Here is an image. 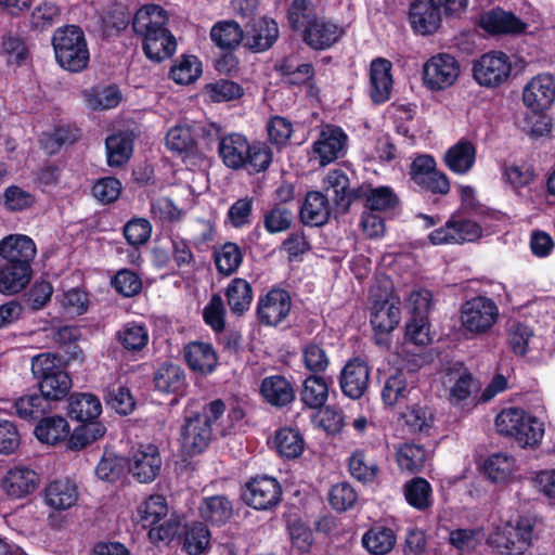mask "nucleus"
Returning a JSON list of instances; mask_svg holds the SVG:
<instances>
[{"label":"nucleus","instance_id":"1","mask_svg":"<svg viewBox=\"0 0 555 555\" xmlns=\"http://www.w3.org/2000/svg\"><path fill=\"white\" fill-rule=\"evenodd\" d=\"M167 23V12L156 4L143 5L133 16V31L142 39L143 51L151 61L162 62L176 51V39Z\"/></svg>","mask_w":555,"mask_h":555},{"label":"nucleus","instance_id":"2","mask_svg":"<svg viewBox=\"0 0 555 555\" xmlns=\"http://www.w3.org/2000/svg\"><path fill=\"white\" fill-rule=\"evenodd\" d=\"M223 164L234 170L244 169L249 175L266 171L272 163V151L264 142H253L240 133L221 138L218 146Z\"/></svg>","mask_w":555,"mask_h":555},{"label":"nucleus","instance_id":"3","mask_svg":"<svg viewBox=\"0 0 555 555\" xmlns=\"http://www.w3.org/2000/svg\"><path fill=\"white\" fill-rule=\"evenodd\" d=\"M57 63L66 70L78 73L89 63L90 54L82 29L75 25L57 28L52 37Z\"/></svg>","mask_w":555,"mask_h":555},{"label":"nucleus","instance_id":"4","mask_svg":"<svg viewBox=\"0 0 555 555\" xmlns=\"http://www.w3.org/2000/svg\"><path fill=\"white\" fill-rule=\"evenodd\" d=\"M495 426L501 435L512 437L522 448L538 446L544 435L543 423L518 408L501 411Z\"/></svg>","mask_w":555,"mask_h":555},{"label":"nucleus","instance_id":"5","mask_svg":"<svg viewBox=\"0 0 555 555\" xmlns=\"http://www.w3.org/2000/svg\"><path fill=\"white\" fill-rule=\"evenodd\" d=\"M498 305L486 296H477L465 301L460 310L461 330L466 338L487 334L498 322Z\"/></svg>","mask_w":555,"mask_h":555},{"label":"nucleus","instance_id":"6","mask_svg":"<svg viewBox=\"0 0 555 555\" xmlns=\"http://www.w3.org/2000/svg\"><path fill=\"white\" fill-rule=\"evenodd\" d=\"M31 372L38 380L41 393L48 400H60L68 393L72 386L70 377L56 364L54 356L41 353L34 357Z\"/></svg>","mask_w":555,"mask_h":555},{"label":"nucleus","instance_id":"7","mask_svg":"<svg viewBox=\"0 0 555 555\" xmlns=\"http://www.w3.org/2000/svg\"><path fill=\"white\" fill-rule=\"evenodd\" d=\"M533 540L531 522H501L488 538V544L503 555H520Z\"/></svg>","mask_w":555,"mask_h":555},{"label":"nucleus","instance_id":"8","mask_svg":"<svg viewBox=\"0 0 555 555\" xmlns=\"http://www.w3.org/2000/svg\"><path fill=\"white\" fill-rule=\"evenodd\" d=\"M512 73L508 55L501 51L482 54L473 64V77L482 87L496 88L507 81Z\"/></svg>","mask_w":555,"mask_h":555},{"label":"nucleus","instance_id":"9","mask_svg":"<svg viewBox=\"0 0 555 555\" xmlns=\"http://www.w3.org/2000/svg\"><path fill=\"white\" fill-rule=\"evenodd\" d=\"M163 460L156 446L139 444L128 455V470L141 483H150L159 475Z\"/></svg>","mask_w":555,"mask_h":555},{"label":"nucleus","instance_id":"10","mask_svg":"<svg viewBox=\"0 0 555 555\" xmlns=\"http://www.w3.org/2000/svg\"><path fill=\"white\" fill-rule=\"evenodd\" d=\"M460 75V65L455 57L440 53L431 56L423 67V80L425 86L439 91L451 87Z\"/></svg>","mask_w":555,"mask_h":555},{"label":"nucleus","instance_id":"11","mask_svg":"<svg viewBox=\"0 0 555 555\" xmlns=\"http://www.w3.org/2000/svg\"><path fill=\"white\" fill-rule=\"evenodd\" d=\"M348 137L338 127L325 126L322 128L318 139L313 142L312 151L321 166H326L346 152Z\"/></svg>","mask_w":555,"mask_h":555},{"label":"nucleus","instance_id":"12","mask_svg":"<svg viewBox=\"0 0 555 555\" xmlns=\"http://www.w3.org/2000/svg\"><path fill=\"white\" fill-rule=\"evenodd\" d=\"M291 309L292 299L289 294L284 289L273 288L259 298L257 315L262 324L276 326L288 317Z\"/></svg>","mask_w":555,"mask_h":555},{"label":"nucleus","instance_id":"13","mask_svg":"<svg viewBox=\"0 0 555 555\" xmlns=\"http://www.w3.org/2000/svg\"><path fill=\"white\" fill-rule=\"evenodd\" d=\"M36 255V244L27 235L11 234L0 241V257L3 262L33 269L31 263Z\"/></svg>","mask_w":555,"mask_h":555},{"label":"nucleus","instance_id":"14","mask_svg":"<svg viewBox=\"0 0 555 555\" xmlns=\"http://www.w3.org/2000/svg\"><path fill=\"white\" fill-rule=\"evenodd\" d=\"M281 494V486L275 478L261 476L248 482L244 498L255 509L264 511L275 506L280 502Z\"/></svg>","mask_w":555,"mask_h":555},{"label":"nucleus","instance_id":"15","mask_svg":"<svg viewBox=\"0 0 555 555\" xmlns=\"http://www.w3.org/2000/svg\"><path fill=\"white\" fill-rule=\"evenodd\" d=\"M211 436L212 429L207 425V421L202 420L199 414H194L184 421L180 444L188 455H195L208 447Z\"/></svg>","mask_w":555,"mask_h":555},{"label":"nucleus","instance_id":"16","mask_svg":"<svg viewBox=\"0 0 555 555\" xmlns=\"http://www.w3.org/2000/svg\"><path fill=\"white\" fill-rule=\"evenodd\" d=\"M555 98V85L552 76L538 75L533 77L524 88V104L532 112L546 109Z\"/></svg>","mask_w":555,"mask_h":555},{"label":"nucleus","instance_id":"17","mask_svg":"<svg viewBox=\"0 0 555 555\" xmlns=\"http://www.w3.org/2000/svg\"><path fill=\"white\" fill-rule=\"evenodd\" d=\"M39 477L35 470L27 466H14L8 470L2 479L3 491L15 499L27 496L36 491Z\"/></svg>","mask_w":555,"mask_h":555},{"label":"nucleus","instance_id":"18","mask_svg":"<svg viewBox=\"0 0 555 555\" xmlns=\"http://www.w3.org/2000/svg\"><path fill=\"white\" fill-rule=\"evenodd\" d=\"M370 379L367 364L361 359H352L344 366L340 388L351 399H359L366 390Z\"/></svg>","mask_w":555,"mask_h":555},{"label":"nucleus","instance_id":"19","mask_svg":"<svg viewBox=\"0 0 555 555\" xmlns=\"http://www.w3.org/2000/svg\"><path fill=\"white\" fill-rule=\"evenodd\" d=\"M392 64L378 57L372 61L370 67V95L374 103L380 104L389 100L392 90Z\"/></svg>","mask_w":555,"mask_h":555},{"label":"nucleus","instance_id":"20","mask_svg":"<svg viewBox=\"0 0 555 555\" xmlns=\"http://www.w3.org/2000/svg\"><path fill=\"white\" fill-rule=\"evenodd\" d=\"M189 367L202 375L211 374L218 365V356L209 343L199 340L189 343L183 350Z\"/></svg>","mask_w":555,"mask_h":555},{"label":"nucleus","instance_id":"21","mask_svg":"<svg viewBox=\"0 0 555 555\" xmlns=\"http://www.w3.org/2000/svg\"><path fill=\"white\" fill-rule=\"evenodd\" d=\"M444 384H452L450 401L453 404L465 402L474 392L479 390L478 380L461 363H455L448 369Z\"/></svg>","mask_w":555,"mask_h":555},{"label":"nucleus","instance_id":"22","mask_svg":"<svg viewBox=\"0 0 555 555\" xmlns=\"http://www.w3.org/2000/svg\"><path fill=\"white\" fill-rule=\"evenodd\" d=\"M401 320L399 302L395 299H376L371 309V324L376 334H388Z\"/></svg>","mask_w":555,"mask_h":555},{"label":"nucleus","instance_id":"23","mask_svg":"<svg viewBox=\"0 0 555 555\" xmlns=\"http://www.w3.org/2000/svg\"><path fill=\"white\" fill-rule=\"evenodd\" d=\"M279 37V27L273 20L259 18L250 24L244 36L245 46L254 52L268 50Z\"/></svg>","mask_w":555,"mask_h":555},{"label":"nucleus","instance_id":"24","mask_svg":"<svg viewBox=\"0 0 555 555\" xmlns=\"http://www.w3.org/2000/svg\"><path fill=\"white\" fill-rule=\"evenodd\" d=\"M480 26L493 35L518 34L526 29V24L511 12L493 9L480 17Z\"/></svg>","mask_w":555,"mask_h":555},{"label":"nucleus","instance_id":"25","mask_svg":"<svg viewBox=\"0 0 555 555\" xmlns=\"http://www.w3.org/2000/svg\"><path fill=\"white\" fill-rule=\"evenodd\" d=\"M260 392L264 401L278 408L294 401L295 390L291 382L281 375H272L262 379Z\"/></svg>","mask_w":555,"mask_h":555},{"label":"nucleus","instance_id":"26","mask_svg":"<svg viewBox=\"0 0 555 555\" xmlns=\"http://www.w3.org/2000/svg\"><path fill=\"white\" fill-rule=\"evenodd\" d=\"M343 35V29L331 21L318 18L306 28L304 39L313 49L324 50L332 47Z\"/></svg>","mask_w":555,"mask_h":555},{"label":"nucleus","instance_id":"27","mask_svg":"<svg viewBox=\"0 0 555 555\" xmlns=\"http://www.w3.org/2000/svg\"><path fill=\"white\" fill-rule=\"evenodd\" d=\"M78 501V490L68 479L52 481L44 491L46 504L55 511H65L74 506Z\"/></svg>","mask_w":555,"mask_h":555},{"label":"nucleus","instance_id":"28","mask_svg":"<svg viewBox=\"0 0 555 555\" xmlns=\"http://www.w3.org/2000/svg\"><path fill=\"white\" fill-rule=\"evenodd\" d=\"M324 189L327 197H332L336 207L346 211L352 199L357 198L356 191L349 189V179L341 170H332L324 179Z\"/></svg>","mask_w":555,"mask_h":555},{"label":"nucleus","instance_id":"29","mask_svg":"<svg viewBox=\"0 0 555 555\" xmlns=\"http://www.w3.org/2000/svg\"><path fill=\"white\" fill-rule=\"evenodd\" d=\"M410 21L413 29L422 35L436 31L440 25V12L427 1H416L410 9Z\"/></svg>","mask_w":555,"mask_h":555},{"label":"nucleus","instance_id":"30","mask_svg":"<svg viewBox=\"0 0 555 555\" xmlns=\"http://www.w3.org/2000/svg\"><path fill=\"white\" fill-rule=\"evenodd\" d=\"M330 217L328 198L323 193L312 191L307 193L300 209V218L305 224L320 227L327 222Z\"/></svg>","mask_w":555,"mask_h":555},{"label":"nucleus","instance_id":"31","mask_svg":"<svg viewBox=\"0 0 555 555\" xmlns=\"http://www.w3.org/2000/svg\"><path fill=\"white\" fill-rule=\"evenodd\" d=\"M155 388L164 393H178L186 386L184 370L173 363H163L154 374Z\"/></svg>","mask_w":555,"mask_h":555},{"label":"nucleus","instance_id":"32","mask_svg":"<svg viewBox=\"0 0 555 555\" xmlns=\"http://www.w3.org/2000/svg\"><path fill=\"white\" fill-rule=\"evenodd\" d=\"M476 160V147L469 141L461 140L444 154L447 167L457 175H465L473 168Z\"/></svg>","mask_w":555,"mask_h":555},{"label":"nucleus","instance_id":"33","mask_svg":"<svg viewBox=\"0 0 555 555\" xmlns=\"http://www.w3.org/2000/svg\"><path fill=\"white\" fill-rule=\"evenodd\" d=\"M68 416L78 422H89L98 418L102 405L98 397L91 393H75L68 400Z\"/></svg>","mask_w":555,"mask_h":555},{"label":"nucleus","instance_id":"34","mask_svg":"<svg viewBox=\"0 0 555 555\" xmlns=\"http://www.w3.org/2000/svg\"><path fill=\"white\" fill-rule=\"evenodd\" d=\"M33 278V269L13 266L7 262L0 264V293L14 295L23 291Z\"/></svg>","mask_w":555,"mask_h":555},{"label":"nucleus","instance_id":"35","mask_svg":"<svg viewBox=\"0 0 555 555\" xmlns=\"http://www.w3.org/2000/svg\"><path fill=\"white\" fill-rule=\"evenodd\" d=\"M348 467L351 476L363 483L375 481L379 473L375 459L364 450L352 452Z\"/></svg>","mask_w":555,"mask_h":555},{"label":"nucleus","instance_id":"36","mask_svg":"<svg viewBox=\"0 0 555 555\" xmlns=\"http://www.w3.org/2000/svg\"><path fill=\"white\" fill-rule=\"evenodd\" d=\"M409 377L410 374L401 370L388 376L382 390V399L385 404L393 406L408 397L412 389Z\"/></svg>","mask_w":555,"mask_h":555},{"label":"nucleus","instance_id":"37","mask_svg":"<svg viewBox=\"0 0 555 555\" xmlns=\"http://www.w3.org/2000/svg\"><path fill=\"white\" fill-rule=\"evenodd\" d=\"M357 198H363L365 207L372 211H386L395 208L398 198L388 186H378L374 189L360 188L356 191Z\"/></svg>","mask_w":555,"mask_h":555},{"label":"nucleus","instance_id":"38","mask_svg":"<svg viewBox=\"0 0 555 555\" xmlns=\"http://www.w3.org/2000/svg\"><path fill=\"white\" fill-rule=\"evenodd\" d=\"M210 38L218 48L233 50L244 40V34L238 23L230 20L215 24Z\"/></svg>","mask_w":555,"mask_h":555},{"label":"nucleus","instance_id":"39","mask_svg":"<svg viewBox=\"0 0 555 555\" xmlns=\"http://www.w3.org/2000/svg\"><path fill=\"white\" fill-rule=\"evenodd\" d=\"M34 433L39 441L56 444L68 436L69 426L67 421L61 416L44 417L36 426Z\"/></svg>","mask_w":555,"mask_h":555},{"label":"nucleus","instance_id":"40","mask_svg":"<svg viewBox=\"0 0 555 555\" xmlns=\"http://www.w3.org/2000/svg\"><path fill=\"white\" fill-rule=\"evenodd\" d=\"M225 296L231 311L243 314L249 309L253 300L251 286L246 280L236 278L228 285Z\"/></svg>","mask_w":555,"mask_h":555},{"label":"nucleus","instance_id":"41","mask_svg":"<svg viewBox=\"0 0 555 555\" xmlns=\"http://www.w3.org/2000/svg\"><path fill=\"white\" fill-rule=\"evenodd\" d=\"M87 106L93 111L109 109L116 107L121 93L115 86L94 87L83 92Z\"/></svg>","mask_w":555,"mask_h":555},{"label":"nucleus","instance_id":"42","mask_svg":"<svg viewBox=\"0 0 555 555\" xmlns=\"http://www.w3.org/2000/svg\"><path fill=\"white\" fill-rule=\"evenodd\" d=\"M199 514L203 520H228L236 515L233 503L225 495L205 498Z\"/></svg>","mask_w":555,"mask_h":555},{"label":"nucleus","instance_id":"43","mask_svg":"<svg viewBox=\"0 0 555 555\" xmlns=\"http://www.w3.org/2000/svg\"><path fill=\"white\" fill-rule=\"evenodd\" d=\"M328 397V387L323 377L311 375L302 384L300 398L302 403L310 409L322 408Z\"/></svg>","mask_w":555,"mask_h":555},{"label":"nucleus","instance_id":"44","mask_svg":"<svg viewBox=\"0 0 555 555\" xmlns=\"http://www.w3.org/2000/svg\"><path fill=\"white\" fill-rule=\"evenodd\" d=\"M508 344L514 353L525 356L539 347V337L528 325L515 323L508 330Z\"/></svg>","mask_w":555,"mask_h":555},{"label":"nucleus","instance_id":"45","mask_svg":"<svg viewBox=\"0 0 555 555\" xmlns=\"http://www.w3.org/2000/svg\"><path fill=\"white\" fill-rule=\"evenodd\" d=\"M276 452L286 459L298 457L305 448L304 438L300 433L293 428H282L274 437Z\"/></svg>","mask_w":555,"mask_h":555},{"label":"nucleus","instance_id":"46","mask_svg":"<svg viewBox=\"0 0 555 555\" xmlns=\"http://www.w3.org/2000/svg\"><path fill=\"white\" fill-rule=\"evenodd\" d=\"M363 546L374 555H384L390 552L396 543L391 529L379 526L369 530L362 538Z\"/></svg>","mask_w":555,"mask_h":555},{"label":"nucleus","instance_id":"47","mask_svg":"<svg viewBox=\"0 0 555 555\" xmlns=\"http://www.w3.org/2000/svg\"><path fill=\"white\" fill-rule=\"evenodd\" d=\"M14 408L21 418L31 421L46 414L50 409V402L42 393H33L18 398Z\"/></svg>","mask_w":555,"mask_h":555},{"label":"nucleus","instance_id":"48","mask_svg":"<svg viewBox=\"0 0 555 555\" xmlns=\"http://www.w3.org/2000/svg\"><path fill=\"white\" fill-rule=\"evenodd\" d=\"M118 340L128 351H140L149 344V331L142 323L129 322L117 333Z\"/></svg>","mask_w":555,"mask_h":555},{"label":"nucleus","instance_id":"49","mask_svg":"<svg viewBox=\"0 0 555 555\" xmlns=\"http://www.w3.org/2000/svg\"><path fill=\"white\" fill-rule=\"evenodd\" d=\"M214 260L221 274L231 275L240 268L243 254L236 244L229 242L215 250Z\"/></svg>","mask_w":555,"mask_h":555},{"label":"nucleus","instance_id":"50","mask_svg":"<svg viewBox=\"0 0 555 555\" xmlns=\"http://www.w3.org/2000/svg\"><path fill=\"white\" fill-rule=\"evenodd\" d=\"M396 459L402 470L415 473L423 468L426 452L421 446L406 442L397 448Z\"/></svg>","mask_w":555,"mask_h":555},{"label":"nucleus","instance_id":"51","mask_svg":"<svg viewBox=\"0 0 555 555\" xmlns=\"http://www.w3.org/2000/svg\"><path fill=\"white\" fill-rule=\"evenodd\" d=\"M106 427L100 422H82V425L75 428L70 438L69 447L80 450L104 437Z\"/></svg>","mask_w":555,"mask_h":555},{"label":"nucleus","instance_id":"52","mask_svg":"<svg viewBox=\"0 0 555 555\" xmlns=\"http://www.w3.org/2000/svg\"><path fill=\"white\" fill-rule=\"evenodd\" d=\"M288 23L293 29L302 30L309 28L317 20V13L312 2L308 0H294L288 9Z\"/></svg>","mask_w":555,"mask_h":555},{"label":"nucleus","instance_id":"53","mask_svg":"<svg viewBox=\"0 0 555 555\" xmlns=\"http://www.w3.org/2000/svg\"><path fill=\"white\" fill-rule=\"evenodd\" d=\"M106 155L109 166L124 165L132 154L131 140L124 134H114L106 139Z\"/></svg>","mask_w":555,"mask_h":555},{"label":"nucleus","instance_id":"54","mask_svg":"<svg viewBox=\"0 0 555 555\" xmlns=\"http://www.w3.org/2000/svg\"><path fill=\"white\" fill-rule=\"evenodd\" d=\"M202 74V63L194 55L182 56L170 70L171 78L179 85H189Z\"/></svg>","mask_w":555,"mask_h":555},{"label":"nucleus","instance_id":"55","mask_svg":"<svg viewBox=\"0 0 555 555\" xmlns=\"http://www.w3.org/2000/svg\"><path fill=\"white\" fill-rule=\"evenodd\" d=\"M405 499L417 509H425L431 504V487L424 478H414L405 486Z\"/></svg>","mask_w":555,"mask_h":555},{"label":"nucleus","instance_id":"56","mask_svg":"<svg viewBox=\"0 0 555 555\" xmlns=\"http://www.w3.org/2000/svg\"><path fill=\"white\" fill-rule=\"evenodd\" d=\"M209 545L210 532L204 522H196L186 531L183 547L189 555H201Z\"/></svg>","mask_w":555,"mask_h":555},{"label":"nucleus","instance_id":"57","mask_svg":"<svg viewBox=\"0 0 555 555\" xmlns=\"http://www.w3.org/2000/svg\"><path fill=\"white\" fill-rule=\"evenodd\" d=\"M514 468V459L505 453H494L483 463L485 474L493 481L505 480Z\"/></svg>","mask_w":555,"mask_h":555},{"label":"nucleus","instance_id":"58","mask_svg":"<svg viewBox=\"0 0 555 555\" xmlns=\"http://www.w3.org/2000/svg\"><path fill=\"white\" fill-rule=\"evenodd\" d=\"M142 520H163L170 514V508L165 496L152 494L137 508Z\"/></svg>","mask_w":555,"mask_h":555},{"label":"nucleus","instance_id":"59","mask_svg":"<svg viewBox=\"0 0 555 555\" xmlns=\"http://www.w3.org/2000/svg\"><path fill=\"white\" fill-rule=\"evenodd\" d=\"M402 417L414 433L427 431L434 425V413L425 405L413 404L409 406Z\"/></svg>","mask_w":555,"mask_h":555},{"label":"nucleus","instance_id":"60","mask_svg":"<svg viewBox=\"0 0 555 555\" xmlns=\"http://www.w3.org/2000/svg\"><path fill=\"white\" fill-rule=\"evenodd\" d=\"M166 146L178 154L191 153L195 147L191 128L188 126L172 127L166 135Z\"/></svg>","mask_w":555,"mask_h":555},{"label":"nucleus","instance_id":"61","mask_svg":"<svg viewBox=\"0 0 555 555\" xmlns=\"http://www.w3.org/2000/svg\"><path fill=\"white\" fill-rule=\"evenodd\" d=\"M105 399L107 403L119 414L128 415L134 410V400L128 388L108 385L106 388Z\"/></svg>","mask_w":555,"mask_h":555},{"label":"nucleus","instance_id":"62","mask_svg":"<svg viewBox=\"0 0 555 555\" xmlns=\"http://www.w3.org/2000/svg\"><path fill=\"white\" fill-rule=\"evenodd\" d=\"M301 353L305 367L314 373L313 375L325 372L330 365L326 350L318 344L306 345Z\"/></svg>","mask_w":555,"mask_h":555},{"label":"nucleus","instance_id":"63","mask_svg":"<svg viewBox=\"0 0 555 555\" xmlns=\"http://www.w3.org/2000/svg\"><path fill=\"white\" fill-rule=\"evenodd\" d=\"M52 294L53 287L49 282L38 281L24 295V305L31 311H38L51 300Z\"/></svg>","mask_w":555,"mask_h":555},{"label":"nucleus","instance_id":"64","mask_svg":"<svg viewBox=\"0 0 555 555\" xmlns=\"http://www.w3.org/2000/svg\"><path fill=\"white\" fill-rule=\"evenodd\" d=\"M267 132L269 141L281 149L288 143L293 133V125L285 117L274 116L267 124Z\"/></svg>","mask_w":555,"mask_h":555}]
</instances>
